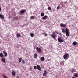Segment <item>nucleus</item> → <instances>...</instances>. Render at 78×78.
<instances>
[{"label":"nucleus","mask_w":78,"mask_h":78,"mask_svg":"<svg viewBox=\"0 0 78 78\" xmlns=\"http://www.w3.org/2000/svg\"><path fill=\"white\" fill-rule=\"evenodd\" d=\"M69 30L67 28H66L65 29V34L67 36V37H69Z\"/></svg>","instance_id":"nucleus-1"},{"label":"nucleus","mask_w":78,"mask_h":78,"mask_svg":"<svg viewBox=\"0 0 78 78\" xmlns=\"http://www.w3.org/2000/svg\"><path fill=\"white\" fill-rule=\"evenodd\" d=\"M69 54L68 53H66L63 55V58L65 59H67L69 58Z\"/></svg>","instance_id":"nucleus-2"},{"label":"nucleus","mask_w":78,"mask_h":78,"mask_svg":"<svg viewBox=\"0 0 78 78\" xmlns=\"http://www.w3.org/2000/svg\"><path fill=\"white\" fill-rule=\"evenodd\" d=\"M25 12H26V10L24 9L21 10L20 12V13L18 12V14H24Z\"/></svg>","instance_id":"nucleus-3"},{"label":"nucleus","mask_w":78,"mask_h":78,"mask_svg":"<svg viewBox=\"0 0 78 78\" xmlns=\"http://www.w3.org/2000/svg\"><path fill=\"white\" fill-rule=\"evenodd\" d=\"M36 50L37 52L39 53H41L42 51V50L41 49L38 47L36 48Z\"/></svg>","instance_id":"nucleus-4"},{"label":"nucleus","mask_w":78,"mask_h":78,"mask_svg":"<svg viewBox=\"0 0 78 78\" xmlns=\"http://www.w3.org/2000/svg\"><path fill=\"white\" fill-rule=\"evenodd\" d=\"M60 26L61 27H62L63 28H66V27H67V24L61 23L60 24Z\"/></svg>","instance_id":"nucleus-5"},{"label":"nucleus","mask_w":78,"mask_h":78,"mask_svg":"<svg viewBox=\"0 0 78 78\" xmlns=\"http://www.w3.org/2000/svg\"><path fill=\"white\" fill-rule=\"evenodd\" d=\"M58 41L60 42V43H62V42H64V41L63 39H62L60 38H58Z\"/></svg>","instance_id":"nucleus-6"},{"label":"nucleus","mask_w":78,"mask_h":78,"mask_svg":"<svg viewBox=\"0 0 78 78\" xmlns=\"http://www.w3.org/2000/svg\"><path fill=\"white\" fill-rule=\"evenodd\" d=\"M16 73V71L15 70H12V75H15ZM14 77H15V76H13Z\"/></svg>","instance_id":"nucleus-7"},{"label":"nucleus","mask_w":78,"mask_h":78,"mask_svg":"<svg viewBox=\"0 0 78 78\" xmlns=\"http://www.w3.org/2000/svg\"><path fill=\"white\" fill-rule=\"evenodd\" d=\"M37 68L38 70H39L40 71H41L42 70V69H41V66H40L39 65H37Z\"/></svg>","instance_id":"nucleus-8"},{"label":"nucleus","mask_w":78,"mask_h":78,"mask_svg":"<svg viewBox=\"0 0 78 78\" xmlns=\"http://www.w3.org/2000/svg\"><path fill=\"white\" fill-rule=\"evenodd\" d=\"M48 73L47 72V71L44 70L43 74V76H46L47 75Z\"/></svg>","instance_id":"nucleus-9"},{"label":"nucleus","mask_w":78,"mask_h":78,"mask_svg":"<svg viewBox=\"0 0 78 78\" xmlns=\"http://www.w3.org/2000/svg\"><path fill=\"white\" fill-rule=\"evenodd\" d=\"M47 17H48V16H47L45 15L43 17H42L41 19L42 20H45Z\"/></svg>","instance_id":"nucleus-10"},{"label":"nucleus","mask_w":78,"mask_h":78,"mask_svg":"<svg viewBox=\"0 0 78 78\" xmlns=\"http://www.w3.org/2000/svg\"><path fill=\"white\" fill-rule=\"evenodd\" d=\"M3 53H4L5 57H7V56H8V53H7V52L5 51H3Z\"/></svg>","instance_id":"nucleus-11"},{"label":"nucleus","mask_w":78,"mask_h":78,"mask_svg":"<svg viewBox=\"0 0 78 78\" xmlns=\"http://www.w3.org/2000/svg\"><path fill=\"white\" fill-rule=\"evenodd\" d=\"M1 61L2 62H4V63H5V64L6 60H5V58H2L1 59Z\"/></svg>","instance_id":"nucleus-12"},{"label":"nucleus","mask_w":78,"mask_h":78,"mask_svg":"<svg viewBox=\"0 0 78 78\" xmlns=\"http://www.w3.org/2000/svg\"><path fill=\"white\" fill-rule=\"evenodd\" d=\"M72 44L73 45H76L78 44V42L76 41H74L72 43Z\"/></svg>","instance_id":"nucleus-13"},{"label":"nucleus","mask_w":78,"mask_h":78,"mask_svg":"<svg viewBox=\"0 0 78 78\" xmlns=\"http://www.w3.org/2000/svg\"><path fill=\"white\" fill-rule=\"evenodd\" d=\"M40 59L42 61H44L45 60V57H42L40 58Z\"/></svg>","instance_id":"nucleus-14"},{"label":"nucleus","mask_w":78,"mask_h":78,"mask_svg":"<svg viewBox=\"0 0 78 78\" xmlns=\"http://www.w3.org/2000/svg\"><path fill=\"white\" fill-rule=\"evenodd\" d=\"M51 37H52V38L54 39H56V36L54 34H51Z\"/></svg>","instance_id":"nucleus-15"},{"label":"nucleus","mask_w":78,"mask_h":78,"mask_svg":"<svg viewBox=\"0 0 78 78\" xmlns=\"http://www.w3.org/2000/svg\"><path fill=\"white\" fill-rule=\"evenodd\" d=\"M16 36L17 37H21V35H20V33H18L17 34H16Z\"/></svg>","instance_id":"nucleus-16"},{"label":"nucleus","mask_w":78,"mask_h":78,"mask_svg":"<svg viewBox=\"0 0 78 78\" xmlns=\"http://www.w3.org/2000/svg\"><path fill=\"white\" fill-rule=\"evenodd\" d=\"M0 18L2 19H4V15L2 14H0Z\"/></svg>","instance_id":"nucleus-17"},{"label":"nucleus","mask_w":78,"mask_h":78,"mask_svg":"<svg viewBox=\"0 0 78 78\" xmlns=\"http://www.w3.org/2000/svg\"><path fill=\"white\" fill-rule=\"evenodd\" d=\"M60 64L62 66H64V62L61 61L60 62Z\"/></svg>","instance_id":"nucleus-18"},{"label":"nucleus","mask_w":78,"mask_h":78,"mask_svg":"<svg viewBox=\"0 0 78 78\" xmlns=\"http://www.w3.org/2000/svg\"><path fill=\"white\" fill-rule=\"evenodd\" d=\"M35 17L34 16H30V19L31 20H33L34 19Z\"/></svg>","instance_id":"nucleus-19"},{"label":"nucleus","mask_w":78,"mask_h":78,"mask_svg":"<svg viewBox=\"0 0 78 78\" xmlns=\"http://www.w3.org/2000/svg\"><path fill=\"white\" fill-rule=\"evenodd\" d=\"M0 56L1 57V58H3V57L4 56V55L2 53H0Z\"/></svg>","instance_id":"nucleus-20"},{"label":"nucleus","mask_w":78,"mask_h":78,"mask_svg":"<svg viewBox=\"0 0 78 78\" xmlns=\"http://www.w3.org/2000/svg\"><path fill=\"white\" fill-rule=\"evenodd\" d=\"M44 15H45V14H44V12H42L41 13V17H43L44 16Z\"/></svg>","instance_id":"nucleus-21"},{"label":"nucleus","mask_w":78,"mask_h":78,"mask_svg":"<svg viewBox=\"0 0 78 78\" xmlns=\"http://www.w3.org/2000/svg\"><path fill=\"white\" fill-rule=\"evenodd\" d=\"M22 57H20L19 59V62L20 63L21 62V61H22Z\"/></svg>","instance_id":"nucleus-22"},{"label":"nucleus","mask_w":78,"mask_h":78,"mask_svg":"<svg viewBox=\"0 0 78 78\" xmlns=\"http://www.w3.org/2000/svg\"><path fill=\"white\" fill-rule=\"evenodd\" d=\"M37 54H35L34 55V58H37Z\"/></svg>","instance_id":"nucleus-23"},{"label":"nucleus","mask_w":78,"mask_h":78,"mask_svg":"<svg viewBox=\"0 0 78 78\" xmlns=\"http://www.w3.org/2000/svg\"><path fill=\"white\" fill-rule=\"evenodd\" d=\"M71 71L72 73H73L74 72H76V70L75 69H72V70H71Z\"/></svg>","instance_id":"nucleus-24"},{"label":"nucleus","mask_w":78,"mask_h":78,"mask_svg":"<svg viewBox=\"0 0 78 78\" xmlns=\"http://www.w3.org/2000/svg\"><path fill=\"white\" fill-rule=\"evenodd\" d=\"M30 36L31 37H33L34 36V34L33 33H31L30 34Z\"/></svg>","instance_id":"nucleus-25"},{"label":"nucleus","mask_w":78,"mask_h":78,"mask_svg":"<svg viewBox=\"0 0 78 78\" xmlns=\"http://www.w3.org/2000/svg\"><path fill=\"white\" fill-rule=\"evenodd\" d=\"M17 19H18V18H17V17H14L13 18V20H17Z\"/></svg>","instance_id":"nucleus-26"},{"label":"nucleus","mask_w":78,"mask_h":78,"mask_svg":"<svg viewBox=\"0 0 78 78\" xmlns=\"http://www.w3.org/2000/svg\"><path fill=\"white\" fill-rule=\"evenodd\" d=\"M74 76L75 77H78V74L76 73H75V74H74Z\"/></svg>","instance_id":"nucleus-27"},{"label":"nucleus","mask_w":78,"mask_h":78,"mask_svg":"<svg viewBox=\"0 0 78 78\" xmlns=\"http://www.w3.org/2000/svg\"><path fill=\"white\" fill-rule=\"evenodd\" d=\"M22 64H25V61L23 60H22Z\"/></svg>","instance_id":"nucleus-28"},{"label":"nucleus","mask_w":78,"mask_h":78,"mask_svg":"<svg viewBox=\"0 0 78 78\" xmlns=\"http://www.w3.org/2000/svg\"><path fill=\"white\" fill-rule=\"evenodd\" d=\"M3 77L4 78H7V76H6V75H3Z\"/></svg>","instance_id":"nucleus-29"},{"label":"nucleus","mask_w":78,"mask_h":78,"mask_svg":"<svg viewBox=\"0 0 78 78\" xmlns=\"http://www.w3.org/2000/svg\"><path fill=\"white\" fill-rule=\"evenodd\" d=\"M59 8H60V5H59L57 7V10H58V9H59Z\"/></svg>","instance_id":"nucleus-30"},{"label":"nucleus","mask_w":78,"mask_h":78,"mask_svg":"<svg viewBox=\"0 0 78 78\" xmlns=\"http://www.w3.org/2000/svg\"><path fill=\"white\" fill-rule=\"evenodd\" d=\"M62 31L63 33H65V30L64 29H62Z\"/></svg>","instance_id":"nucleus-31"},{"label":"nucleus","mask_w":78,"mask_h":78,"mask_svg":"<svg viewBox=\"0 0 78 78\" xmlns=\"http://www.w3.org/2000/svg\"><path fill=\"white\" fill-rule=\"evenodd\" d=\"M48 10H51V8L50 7H48Z\"/></svg>","instance_id":"nucleus-32"},{"label":"nucleus","mask_w":78,"mask_h":78,"mask_svg":"<svg viewBox=\"0 0 78 78\" xmlns=\"http://www.w3.org/2000/svg\"><path fill=\"white\" fill-rule=\"evenodd\" d=\"M45 34V36H47V33H43V34Z\"/></svg>","instance_id":"nucleus-33"},{"label":"nucleus","mask_w":78,"mask_h":78,"mask_svg":"<svg viewBox=\"0 0 78 78\" xmlns=\"http://www.w3.org/2000/svg\"><path fill=\"white\" fill-rule=\"evenodd\" d=\"M34 69H37V67H36V66H34Z\"/></svg>","instance_id":"nucleus-34"},{"label":"nucleus","mask_w":78,"mask_h":78,"mask_svg":"<svg viewBox=\"0 0 78 78\" xmlns=\"http://www.w3.org/2000/svg\"><path fill=\"white\" fill-rule=\"evenodd\" d=\"M52 34H54V35H55V34H56V33H55V32H53Z\"/></svg>","instance_id":"nucleus-35"},{"label":"nucleus","mask_w":78,"mask_h":78,"mask_svg":"<svg viewBox=\"0 0 78 78\" xmlns=\"http://www.w3.org/2000/svg\"><path fill=\"white\" fill-rule=\"evenodd\" d=\"M55 32L57 34H59V33H58V32H57V31H55Z\"/></svg>","instance_id":"nucleus-36"},{"label":"nucleus","mask_w":78,"mask_h":78,"mask_svg":"<svg viewBox=\"0 0 78 78\" xmlns=\"http://www.w3.org/2000/svg\"><path fill=\"white\" fill-rule=\"evenodd\" d=\"M68 39V37H66V40H67V39Z\"/></svg>","instance_id":"nucleus-37"},{"label":"nucleus","mask_w":78,"mask_h":78,"mask_svg":"<svg viewBox=\"0 0 78 78\" xmlns=\"http://www.w3.org/2000/svg\"><path fill=\"white\" fill-rule=\"evenodd\" d=\"M17 78H20V77H19V76H16Z\"/></svg>","instance_id":"nucleus-38"},{"label":"nucleus","mask_w":78,"mask_h":78,"mask_svg":"<svg viewBox=\"0 0 78 78\" xmlns=\"http://www.w3.org/2000/svg\"><path fill=\"white\" fill-rule=\"evenodd\" d=\"M64 3H67V2L66 1L64 2Z\"/></svg>","instance_id":"nucleus-39"},{"label":"nucleus","mask_w":78,"mask_h":78,"mask_svg":"<svg viewBox=\"0 0 78 78\" xmlns=\"http://www.w3.org/2000/svg\"><path fill=\"white\" fill-rule=\"evenodd\" d=\"M1 10H2V9L1 8V7H0V12L1 11Z\"/></svg>","instance_id":"nucleus-40"},{"label":"nucleus","mask_w":78,"mask_h":78,"mask_svg":"<svg viewBox=\"0 0 78 78\" xmlns=\"http://www.w3.org/2000/svg\"><path fill=\"white\" fill-rule=\"evenodd\" d=\"M59 35L60 36H61V35H62V34H61V33H60V34H59Z\"/></svg>","instance_id":"nucleus-41"},{"label":"nucleus","mask_w":78,"mask_h":78,"mask_svg":"<svg viewBox=\"0 0 78 78\" xmlns=\"http://www.w3.org/2000/svg\"><path fill=\"white\" fill-rule=\"evenodd\" d=\"M41 78H43V77H42Z\"/></svg>","instance_id":"nucleus-42"},{"label":"nucleus","mask_w":78,"mask_h":78,"mask_svg":"<svg viewBox=\"0 0 78 78\" xmlns=\"http://www.w3.org/2000/svg\"><path fill=\"white\" fill-rule=\"evenodd\" d=\"M7 78H8V77H7Z\"/></svg>","instance_id":"nucleus-43"}]
</instances>
